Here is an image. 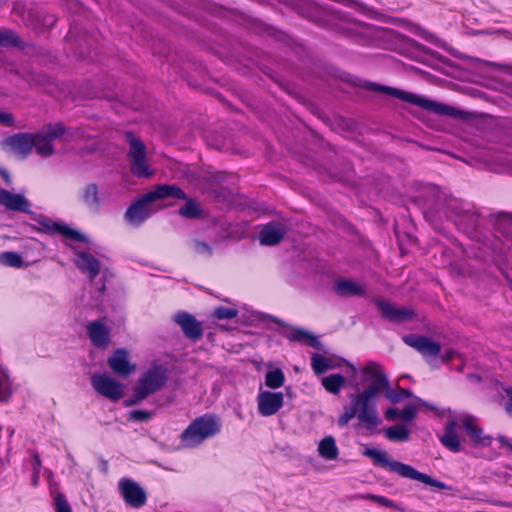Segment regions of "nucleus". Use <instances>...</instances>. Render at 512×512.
Returning a JSON list of instances; mask_svg holds the SVG:
<instances>
[{
  "label": "nucleus",
  "instance_id": "423d86ee",
  "mask_svg": "<svg viewBox=\"0 0 512 512\" xmlns=\"http://www.w3.org/2000/svg\"><path fill=\"white\" fill-rule=\"evenodd\" d=\"M221 419L215 414H204L194 419L182 432L181 441L187 447H194L221 431Z\"/></svg>",
  "mask_w": 512,
  "mask_h": 512
},
{
  "label": "nucleus",
  "instance_id": "4d7b16f0",
  "mask_svg": "<svg viewBox=\"0 0 512 512\" xmlns=\"http://www.w3.org/2000/svg\"><path fill=\"white\" fill-rule=\"evenodd\" d=\"M285 395L290 398V399H293L295 397V391L294 389L291 387V386H286L285 387Z\"/></svg>",
  "mask_w": 512,
  "mask_h": 512
},
{
  "label": "nucleus",
  "instance_id": "c85d7f7f",
  "mask_svg": "<svg viewBox=\"0 0 512 512\" xmlns=\"http://www.w3.org/2000/svg\"><path fill=\"white\" fill-rule=\"evenodd\" d=\"M457 426L458 421L456 419H449L445 424V432L440 437L442 445L455 453L461 451L460 439L456 433Z\"/></svg>",
  "mask_w": 512,
  "mask_h": 512
},
{
  "label": "nucleus",
  "instance_id": "ddd939ff",
  "mask_svg": "<svg viewBox=\"0 0 512 512\" xmlns=\"http://www.w3.org/2000/svg\"><path fill=\"white\" fill-rule=\"evenodd\" d=\"M4 150L16 155L21 159H26L35 146V136L33 133L20 132L4 138L1 141Z\"/></svg>",
  "mask_w": 512,
  "mask_h": 512
},
{
  "label": "nucleus",
  "instance_id": "680f3d73",
  "mask_svg": "<svg viewBox=\"0 0 512 512\" xmlns=\"http://www.w3.org/2000/svg\"><path fill=\"white\" fill-rule=\"evenodd\" d=\"M266 30H267L268 34H271V35L275 32V30L272 27H268Z\"/></svg>",
  "mask_w": 512,
  "mask_h": 512
},
{
  "label": "nucleus",
  "instance_id": "13d9d810",
  "mask_svg": "<svg viewBox=\"0 0 512 512\" xmlns=\"http://www.w3.org/2000/svg\"><path fill=\"white\" fill-rule=\"evenodd\" d=\"M507 393H508V396H509V403L506 406V411L508 413H512V390L508 391Z\"/></svg>",
  "mask_w": 512,
  "mask_h": 512
},
{
  "label": "nucleus",
  "instance_id": "f03ea898",
  "mask_svg": "<svg viewBox=\"0 0 512 512\" xmlns=\"http://www.w3.org/2000/svg\"><path fill=\"white\" fill-rule=\"evenodd\" d=\"M167 198L185 199L186 193L175 184L156 185L152 190L143 194L140 198L130 204L124 213L125 221L131 226H140L152 215L153 210L151 208V204L157 200Z\"/></svg>",
  "mask_w": 512,
  "mask_h": 512
},
{
  "label": "nucleus",
  "instance_id": "c756f323",
  "mask_svg": "<svg viewBox=\"0 0 512 512\" xmlns=\"http://www.w3.org/2000/svg\"><path fill=\"white\" fill-rule=\"evenodd\" d=\"M82 200L92 211L98 212L100 210L102 200L99 196V189L96 183L85 185L82 192Z\"/></svg>",
  "mask_w": 512,
  "mask_h": 512
},
{
  "label": "nucleus",
  "instance_id": "3c124183",
  "mask_svg": "<svg viewBox=\"0 0 512 512\" xmlns=\"http://www.w3.org/2000/svg\"><path fill=\"white\" fill-rule=\"evenodd\" d=\"M350 371H351V378H350V386L354 387L355 389H359V383L354 379L357 374V368L353 364H348Z\"/></svg>",
  "mask_w": 512,
  "mask_h": 512
},
{
  "label": "nucleus",
  "instance_id": "5701e85b",
  "mask_svg": "<svg viewBox=\"0 0 512 512\" xmlns=\"http://www.w3.org/2000/svg\"><path fill=\"white\" fill-rule=\"evenodd\" d=\"M286 233L287 230L282 223L271 221L262 226L259 232V242L264 246H274L284 239Z\"/></svg>",
  "mask_w": 512,
  "mask_h": 512
},
{
  "label": "nucleus",
  "instance_id": "f8f14e48",
  "mask_svg": "<svg viewBox=\"0 0 512 512\" xmlns=\"http://www.w3.org/2000/svg\"><path fill=\"white\" fill-rule=\"evenodd\" d=\"M168 380V369L163 365H154L138 379L137 387L146 396L159 391Z\"/></svg>",
  "mask_w": 512,
  "mask_h": 512
},
{
  "label": "nucleus",
  "instance_id": "052dcab7",
  "mask_svg": "<svg viewBox=\"0 0 512 512\" xmlns=\"http://www.w3.org/2000/svg\"><path fill=\"white\" fill-rule=\"evenodd\" d=\"M33 458H34V462H35V467H34V469H35V472H36V473H38V471H37V467H40V466H41V460H40V457H39V455H38V454H35V455L33 456Z\"/></svg>",
  "mask_w": 512,
  "mask_h": 512
},
{
  "label": "nucleus",
  "instance_id": "37998d69",
  "mask_svg": "<svg viewBox=\"0 0 512 512\" xmlns=\"http://www.w3.org/2000/svg\"><path fill=\"white\" fill-rule=\"evenodd\" d=\"M56 512H72L71 506L64 494L58 493L54 499Z\"/></svg>",
  "mask_w": 512,
  "mask_h": 512
},
{
  "label": "nucleus",
  "instance_id": "69168bd1",
  "mask_svg": "<svg viewBox=\"0 0 512 512\" xmlns=\"http://www.w3.org/2000/svg\"><path fill=\"white\" fill-rule=\"evenodd\" d=\"M508 284H509L510 289L512 290V280H508Z\"/></svg>",
  "mask_w": 512,
  "mask_h": 512
},
{
  "label": "nucleus",
  "instance_id": "4c0bfd02",
  "mask_svg": "<svg viewBox=\"0 0 512 512\" xmlns=\"http://www.w3.org/2000/svg\"><path fill=\"white\" fill-rule=\"evenodd\" d=\"M364 498L371 500V501L379 504L380 506H383L386 508H391V509L397 510V511H404V508L401 504L396 503V502L392 501L391 499L381 496V495L366 494L364 496Z\"/></svg>",
  "mask_w": 512,
  "mask_h": 512
},
{
  "label": "nucleus",
  "instance_id": "cd10ccee",
  "mask_svg": "<svg viewBox=\"0 0 512 512\" xmlns=\"http://www.w3.org/2000/svg\"><path fill=\"white\" fill-rule=\"evenodd\" d=\"M333 289H334L335 293L340 297L348 298V297H355V296H359V297L366 296V290L364 289V287L362 285H360L359 283H357L353 280L346 279V278H341V279L337 280L333 286Z\"/></svg>",
  "mask_w": 512,
  "mask_h": 512
},
{
  "label": "nucleus",
  "instance_id": "bf43d9fd",
  "mask_svg": "<svg viewBox=\"0 0 512 512\" xmlns=\"http://www.w3.org/2000/svg\"><path fill=\"white\" fill-rule=\"evenodd\" d=\"M467 377L469 379L473 380V381H476V382H481L482 381V377L479 374L470 373V374H468Z\"/></svg>",
  "mask_w": 512,
  "mask_h": 512
},
{
  "label": "nucleus",
  "instance_id": "de8ad7c7",
  "mask_svg": "<svg viewBox=\"0 0 512 512\" xmlns=\"http://www.w3.org/2000/svg\"><path fill=\"white\" fill-rule=\"evenodd\" d=\"M0 124L12 127L15 124L14 115L10 112L0 111Z\"/></svg>",
  "mask_w": 512,
  "mask_h": 512
},
{
  "label": "nucleus",
  "instance_id": "e2e57ef3",
  "mask_svg": "<svg viewBox=\"0 0 512 512\" xmlns=\"http://www.w3.org/2000/svg\"><path fill=\"white\" fill-rule=\"evenodd\" d=\"M416 401L419 402L420 404L424 405L425 402L421 399V398H418V397H415Z\"/></svg>",
  "mask_w": 512,
  "mask_h": 512
},
{
  "label": "nucleus",
  "instance_id": "a878e982",
  "mask_svg": "<svg viewBox=\"0 0 512 512\" xmlns=\"http://www.w3.org/2000/svg\"><path fill=\"white\" fill-rule=\"evenodd\" d=\"M489 222L494 230L499 233L505 241L512 244V213L495 212L488 216Z\"/></svg>",
  "mask_w": 512,
  "mask_h": 512
},
{
  "label": "nucleus",
  "instance_id": "e433bc0d",
  "mask_svg": "<svg viewBox=\"0 0 512 512\" xmlns=\"http://www.w3.org/2000/svg\"><path fill=\"white\" fill-rule=\"evenodd\" d=\"M311 365L316 375H321L334 367L331 359L317 353L312 356Z\"/></svg>",
  "mask_w": 512,
  "mask_h": 512
},
{
  "label": "nucleus",
  "instance_id": "72a5a7b5",
  "mask_svg": "<svg viewBox=\"0 0 512 512\" xmlns=\"http://www.w3.org/2000/svg\"><path fill=\"white\" fill-rule=\"evenodd\" d=\"M319 455L327 460H335L338 457V448L334 437L327 436L322 439L318 447Z\"/></svg>",
  "mask_w": 512,
  "mask_h": 512
},
{
  "label": "nucleus",
  "instance_id": "2eb2a0df",
  "mask_svg": "<svg viewBox=\"0 0 512 512\" xmlns=\"http://www.w3.org/2000/svg\"><path fill=\"white\" fill-rule=\"evenodd\" d=\"M93 388L102 396L117 402L123 396V386L106 374H95L91 377Z\"/></svg>",
  "mask_w": 512,
  "mask_h": 512
},
{
  "label": "nucleus",
  "instance_id": "338daca9",
  "mask_svg": "<svg viewBox=\"0 0 512 512\" xmlns=\"http://www.w3.org/2000/svg\"><path fill=\"white\" fill-rule=\"evenodd\" d=\"M508 507H511L512 508V503L508 505Z\"/></svg>",
  "mask_w": 512,
  "mask_h": 512
},
{
  "label": "nucleus",
  "instance_id": "09e8293b",
  "mask_svg": "<svg viewBox=\"0 0 512 512\" xmlns=\"http://www.w3.org/2000/svg\"><path fill=\"white\" fill-rule=\"evenodd\" d=\"M384 415L388 421H396L397 419H401L400 410L395 407H389L386 409Z\"/></svg>",
  "mask_w": 512,
  "mask_h": 512
},
{
  "label": "nucleus",
  "instance_id": "412c9836",
  "mask_svg": "<svg viewBox=\"0 0 512 512\" xmlns=\"http://www.w3.org/2000/svg\"><path fill=\"white\" fill-rule=\"evenodd\" d=\"M460 422L474 446L488 447L491 445L493 437L491 435H484L483 429L477 424L473 416L465 415L460 418Z\"/></svg>",
  "mask_w": 512,
  "mask_h": 512
},
{
  "label": "nucleus",
  "instance_id": "f257e3e1",
  "mask_svg": "<svg viewBox=\"0 0 512 512\" xmlns=\"http://www.w3.org/2000/svg\"><path fill=\"white\" fill-rule=\"evenodd\" d=\"M376 392L375 386H367L358 394H349L351 403L345 407V411L337 420L340 427L348 425V423L357 417L358 420L371 432L382 423L376 408Z\"/></svg>",
  "mask_w": 512,
  "mask_h": 512
},
{
  "label": "nucleus",
  "instance_id": "6e6d98bb",
  "mask_svg": "<svg viewBox=\"0 0 512 512\" xmlns=\"http://www.w3.org/2000/svg\"><path fill=\"white\" fill-rule=\"evenodd\" d=\"M267 318L272 321L273 323L279 325L280 327H285V328H288L289 325L287 323H285L284 321H282L281 319L275 317V316H271V315H268Z\"/></svg>",
  "mask_w": 512,
  "mask_h": 512
},
{
  "label": "nucleus",
  "instance_id": "6e6552de",
  "mask_svg": "<svg viewBox=\"0 0 512 512\" xmlns=\"http://www.w3.org/2000/svg\"><path fill=\"white\" fill-rule=\"evenodd\" d=\"M33 219L36 221L37 226L32 227L33 229L40 233L51 236L62 235L64 238L76 242H89V238L85 234L81 233L76 229L71 228L64 221L53 220L43 214H37Z\"/></svg>",
  "mask_w": 512,
  "mask_h": 512
},
{
  "label": "nucleus",
  "instance_id": "1a4fd4ad",
  "mask_svg": "<svg viewBox=\"0 0 512 512\" xmlns=\"http://www.w3.org/2000/svg\"><path fill=\"white\" fill-rule=\"evenodd\" d=\"M126 140L129 143L128 158L130 160L131 173L138 178H148L152 176L146 161V146L144 142L133 135L132 132L126 133Z\"/></svg>",
  "mask_w": 512,
  "mask_h": 512
},
{
  "label": "nucleus",
  "instance_id": "49530a36",
  "mask_svg": "<svg viewBox=\"0 0 512 512\" xmlns=\"http://www.w3.org/2000/svg\"><path fill=\"white\" fill-rule=\"evenodd\" d=\"M146 393H143L137 386L134 388V394L130 399L124 401L126 407L138 405L141 401L146 399Z\"/></svg>",
  "mask_w": 512,
  "mask_h": 512
},
{
  "label": "nucleus",
  "instance_id": "2f4dec72",
  "mask_svg": "<svg viewBox=\"0 0 512 512\" xmlns=\"http://www.w3.org/2000/svg\"><path fill=\"white\" fill-rule=\"evenodd\" d=\"M322 386L331 394L337 395L346 384V378L342 374H330L321 380Z\"/></svg>",
  "mask_w": 512,
  "mask_h": 512
},
{
  "label": "nucleus",
  "instance_id": "9d476101",
  "mask_svg": "<svg viewBox=\"0 0 512 512\" xmlns=\"http://www.w3.org/2000/svg\"><path fill=\"white\" fill-rule=\"evenodd\" d=\"M66 133V128L62 122L54 125L48 124L43 132L33 133L35 136V150L42 157L52 156L55 152L52 141L62 137Z\"/></svg>",
  "mask_w": 512,
  "mask_h": 512
},
{
  "label": "nucleus",
  "instance_id": "20e7f679",
  "mask_svg": "<svg viewBox=\"0 0 512 512\" xmlns=\"http://www.w3.org/2000/svg\"><path fill=\"white\" fill-rule=\"evenodd\" d=\"M363 455L371 458L376 466H380L390 472L396 473L403 478L419 481L440 490L449 488L444 482L416 470L413 466L391 459L386 451L375 448H366L363 451Z\"/></svg>",
  "mask_w": 512,
  "mask_h": 512
},
{
  "label": "nucleus",
  "instance_id": "7ed1b4c3",
  "mask_svg": "<svg viewBox=\"0 0 512 512\" xmlns=\"http://www.w3.org/2000/svg\"><path fill=\"white\" fill-rule=\"evenodd\" d=\"M361 87L368 91H372V92L380 93V94H386V95L401 99L408 103L417 105V106L421 107L422 109H424L428 112L434 113L436 115L448 116L451 118H458L463 114L462 111H460L457 108H454L452 106H449L447 104L440 103V102H437V101H434L431 99H427V98L418 96L416 94H412V93H409V92H406V91H403V90H400V89H397V88H394L391 86H386V85L378 84V83L371 82V81H364L361 84Z\"/></svg>",
  "mask_w": 512,
  "mask_h": 512
},
{
  "label": "nucleus",
  "instance_id": "f704fd0d",
  "mask_svg": "<svg viewBox=\"0 0 512 512\" xmlns=\"http://www.w3.org/2000/svg\"><path fill=\"white\" fill-rule=\"evenodd\" d=\"M0 47H17L23 48L24 42L21 38L12 30H1L0 31Z\"/></svg>",
  "mask_w": 512,
  "mask_h": 512
},
{
  "label": "nucleus",
  "instance_id": "c9c22d12",
  "mask_svg": "<svg viewBox=\"0 0 512 512\" xmlns=\"http://www.w3.org/2000/svg\"><path fill=\"white\" fill-rule=\"evenodd\" d=\"M285 375L280 368L269 370L265 374V385L271 389H277L284 384Z\"/></svg>",
  "mask_w": 512,
  "mask_h": 512
},
{
  "label": "nucleus",
  "instance_id": "ea45409f",
  "mask_svg": "<svg viewBox=\"0 0 512 512\" xmlns=\"http://www.w3.org/2000/svg\"><path fill=\"white\" fill-rule=\"evenodd\" d=\"M11 384L6 373L0 370V402H6L11 397Z\"/></svg>",
  "mask_w": 512,
  "mask_h": 512
},
{
  "label": "nucleus",
  "instance_id": "a19ab883",
  "mask_svg": "<svg viewBox=\"0 0 512 512\" xmlns=\"http://www.w3.org/2000/svg\"><path fill=\"white\" fill-rule=\"evenodd\" d=\"M213 315L219 320L232 319L238 315V311L234 308L219 306L215 308Z\"/></svg>",
  "mask_w": 512,
  "mask_h": 512
},
{
  "label": "nucleus",
  "instance_id": "4be33fe9",
  "mask_svg": "<svg viewBox=\"0 0 512 512\" xmlns=\"http://www.w3.org/2000/svg\"><path fill=\"white\" fill-rule=\"evenodd\" d=\"M108 365L111 370L120 376L132 374L136 366L129 361V351L126 348H118L108 358Z\"/></svg>",
  "mask_w": 512,
  "mask_h": 512
},
{
  "label": "nucleus",
  "instance_id": "c03bdc74",
  "mask_svg": "<svg viewBox=\"0 0 512 512\" xmlns=\"http://www.w3.org/2000/svg\"><path fill=\"white\" fill-rule=\"evenodd\" d=\"M193 247L197 254L206 255L208 257L212 256V254H213L212 247L205 241L194 240Z\"/></svg>",
  "mask_w": 512,
  "mask_h": 512
},
{
  "label": "nucleus",
  "instance_id": "603ef678",
  "mask_svg": "<svg viewBox=\"0 0 512 512\" xmlns=\"http://www.w3.org/2000/svg\"><path fill=\"white\" fill-rule=\"evenodd\" d=\"M0 176H1V178L3 179V181L5 182V184L7 186H11L12 185L11 175H10L9 171L6 168L0 167Z\"/></svg>",
  "mask_w": 512,
  "mask_h": 512
},
{
  "label": "nucleus",
  "instance_id": "6ab92c4d",
  "mask_svg": "<svg viewBox=\"0 0 512 512\" xmlns=\"http://www.w3.org/2000/svg\"><path fill=\"white\" fill-rule=\"evenodd\" d=\"M284 404L282 392L262 391L258 395V411L262 416L276 414Z\"/></svg>",
  "mask_w": 512,
  "mask_h": 512
},
{
  "label": "nucleus",
  "instance_id": "dca6fc26",
  "mask_svg": "<svg viewBox=\"0 0 512 512\" xmlns=\"http://www.w3.org/2000/svg\"><path fill=\"white\" fill-rule=\"evenodd\" d=\"M402 340L406 345L417 350L424 358H436L441 353L440 343L433 341L427 336L408 334L404 335Z\"/></svg>",
  "mask_w": 512,
  "mask_h": 512
},
{
  "label": "nucleus",
  "instance_id": "8fccbe9b",
  "mask_svg": "<svg viewBox=\"0 0 512 512\" xmlns=\"http://www.w3.org/2000/svg\"><path fill=\"white\" fill-rule=\"evenodd\" d=\"M459 356L458 352L454 349H448L445 351V353L442 355V361L444 363H447L454 359L455 357Z\"/></svg>",
  "mask_w": 512,
  "mask_h": 512
},
{
  "label": "nucleus",
  "instance_id": "7c9ffc66",
  "mask_svg": "<svg viewBox=\"0 0 512 512\" xmlns=\"http://www.w3.org/2000/svg\"><path fill=\"white\" fill-rule=\"evenodd\" d=\"M185 204L178 210V214L186 219H201L204 210L196 199L185 198Z\"/></svg>",
  "mask_w": 512,
  "mask_h": 512
},
{
  "label": "nucleus",
  "instance_id": "b1692460",
  "mask_svg": "<svg viewBox=\"0 0 512 512\" xmlns=\"http://www.w3.org/2000/svg\"><path fill=\"white\" fill-rule=\"evenodd\" d=\"M0 205L10 211L34 214L30 209V202L23 195L12 193L3 188H0Z\"/></svg>",
  "mask_w": 512,
  "mask_h": 512
},
{
  "label": "nucleus",
  "instance_id": "393cba45",
  "mask_svg": "<svg viewBox=\"0 0 512 512\" xmlns=\"http://www.w3.org/2000/svg\"><path fill=\"white\" fill-rule=\"evenodd\" d=\"M74 263L81 272L88 274L90 280H94L100 273V261L89 252H77Z\"/></svg>",
  "mask_w": 512,
  "mask_h": 512
},
{
  "label": "nucleus",
  "instance_id": "aec40b11",
  "mask_svg": "<svg viewBox=\"0 0 512 512\" xmlns=\"http://www.w3.org/2000/svg\"><path fill=\"white\" fill-rule=\"evenodd\" d=\"M87 335L97 348H106L111 342V329L103 320H94L87 324Z\"/></svg>",
  "mask_w": 512,
  "mask_h": 512
},
{
  "label": "nucleus",
  "instance_id": "4468645a",
  "mask_svg": "<svg viewBox=\"0 0 512 512\" xmlns=\"http://www.w3.org/2000/svg\"><path fill=\"white\" fill-rule=\"evenodd\" d=\"M118 489L125 503L132 508H141L147 502L145 489L131 478H121Z\"/></svg>",
  "mask_w": 512,
  "mask_h": 512
},
{
  "label": "nucleus",
  "instance_id": "473e14b6",
  "mask_svg": "<svg viewBox=\"0 0 512 512\" xmlns=\"http://www.w3.org/2000/svg\"><path fill=\"white\" fill-rule=\"evenodd\" d=\"M384 435L392 442H406L410 438V431L405 424H398L385 428Z\"/></svg>",
  "mask_w": 512,
  "mask_h": 512
},
{
  "label": "nucleus",
  "instance_id": "39448f33",
  "mask_svg": "<svg viewBox=\"0 0 512 512\" xmlns=\"http://www.w3.org/2000/svg\"><path fill=\"white\" fill-rule=\"evenodd\" d=\"M343 31L348 36L357 39L359 42L367 45H384L385 43L399 41L401 43L417 45L414 39L400 34L399 32L388 29L380 28L366 23H355L348 27L343 28Z\"/></svg>",
  "mask_w": 512,
  "mask_h": 512
},
{
  "label": "nucleus",
  "instance_id": "a211bd4d",
  "mask_svg": "<svg viewBox=\"0 0 512 512\" xmlns=\"http://www.w3.org/2000/svg\"><path fill=\"white\" fill-rule=\"evenodd\" d=\"M174 322L181 327L184 336L192 342L199 341L204 332L203 324L191 313L181 311L175 314Z\"/></svg>",
  "mask_w": 512,
  "mask_h": 512
},
{
  "label": "nucleus",
  "instance_id": "864d4df0",
  "mask_svg": "<svg viewBox=\"0 0 512 512\" xmlns=\"http://www.w3.org/2000/svg\"><path fill=\"white\" fill-rule=\"evenodd\" d=\"M26 80L28 82H34L36 84H41L44 82V75H37L34 73H28Z\"/></svg>",
  "mask_w": 512,
  "mask_h": 512
},
{
  "label": "nucleus",
  "instance_id": "5fc2aeb1",
  "mask_svg": "<svg viewBox=\"0 0 512 512\" xmlns=\"http://www.w3.org/2000/svg\"><path fill=\"white\" fill-rule=\"evenodd\" d=\"M497 440L501 443L502 446L507 447L510 452H512V439L507 436L500 435Z\"/></svg>",
  "mask_w": 512,
  "mask_h": 512
},
{
  "label": "nucleus",
  "instance_id": "79ce46f5",
  "mask_svg": "<svg viewBox=\"0 0 512 512\" xmlns=\"http://www.w3.org/2000/svg\"><path fill=\"white\" fill-rule=\"evenodd\" d=\"M153 417V412L147 410H132L128 414V420L133 422H146Z\"/></svg>",
  "mask_w": 512,
  "mask_h": 512
},
{
  "label": "nucleus",
  "instance_id": "bb28decb",
  "mask_svg": "<svg viewBox=\"0 0 512 512\" xmlns=\"http://www.w3.org/2000/svg\"><path fill=\"white\" fill-rule=\"evenodd\" d=\"M280 333L289 341L303 343L316 349L321 348V342L318 337L303 328L291 327L290 331L284 330Z\"/></svg>",
  "mask_w": 512,
  "mask_h": 512
},
{
  "label": "nucleus",
  "instance_id": "a18cd8bd",
  "mask_svg": "<svg viewBox=\"0 0 512 512\" xmlns=\"http://www.w3.org/2000/svg\"><path fill=\"white\" fill-rule=\"evenodd\" d=\"M401 419L404 422H411L415 419L417 415V408L413 404H407L401 411H400Z\"/></svg>",
  "mask_w": 512,
  "mask_h": 512
},
{
  "label": "nucleus",
  "instance_id": "0eeeda50",
  "mask_svg": "<svg viewBox=\"0 0 512 512\" xmlns=\"http://www.w3.org/2000/svg\"><path fill=\"white\" fill-rule=\"evenodd\" d=\"M363 382L368 379L371 380L369 386H375L377 388L376 398L379 393L384 392L385 397L396 404L405 398L414 397L413 393L409 389L398 387L396 390L390 388V382L387 375L382 371L381 366L374 362L369 361L362 369Z\"/></svg>",
  "mask_w": 512,
  "mask_h": 512
},
{
  "label": "nucleus",
  "instance_id": "f3484780",
  "mask_svg": "<svg viewBox=\"0 0 512 512\" xmlns=\"http://www.w3.org/2000/svg\"><path fill=\"white\" fill-rule=\"evenodd\" d=\"M373 303L380 311L382 318L390 322L405 323L411 321L415 317V312L412 309L395 307L384 299H374Z\"/></svg>",
  "mask_w": 512,
  "mask_h": 512
},
{
  "label": "nucleus",
  "instance_id": "9b49d317",
  "mask_svg": "<svg viewBox=\"0 0 512 512\" xmlns=\"http://www.w3.org/2000/svg\"><path fill=\"white\" fill-rule=\"evenodd\" d=\"M449 217L463 232L473 237L479 229V213L470 209H464L460 205H449L447 208Z\"/></svg>",
  "mask_w": 512,
  "mask_h": 512
},
{
  "label": "nucleus",
  "instance_id": "58836bf2",
  "mask_svg": "<svg viewBox=\"0 0 512 512\" xmlns=\"http://www.w3.org/2000/svg\"><path fill=\"white\" fill-rule=\"evenodd\" d=\"M1 260L5 265L10 267L20 268L24 265L22 256L17 252H5L2 254Z\"/></svg>",
  "mask_w": 512,
  "mask_h": 512
},
{
  "label": "nucleus",
  "instance_id": "0e129e2a",
  "mask_svg": "<svg viewBox=\"0 0 512 512\" xmlns=\"http://www.w3.org/2000/svg\"><path fill=\"white\" fill-rule=\"evenodd\" d=\"M463 369H464V365L463 364L461 366H458V368H457V370L460 371V372L463 371Z\"/></svg>",
  "mask_w": 512,
  "mask_h": 512
}]
</instances>
